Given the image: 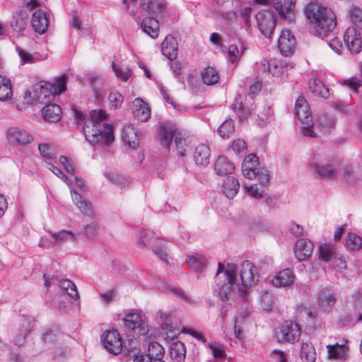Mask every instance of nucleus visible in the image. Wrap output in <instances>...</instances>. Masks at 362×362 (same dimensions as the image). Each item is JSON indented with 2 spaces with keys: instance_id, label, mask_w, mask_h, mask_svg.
Returning a JSON list of instances; mask_svg holds the SVG:
<instances>
[{
  "instance_id": "obj_1",
  "label": "nucleus",
  "mask_w": 362,
  "mask_h": 362,
  "mask_svg": "<svg viewBox=\"0 0 362 362\" xmlns=\"http://www.w3.org/2000/svg\"><path fill=\"white\" fill-rule=\"evenodd\" d=\"M235 273V265L228 264L225 269L223 264H218V269L216 274L215 281L218 287V295L223 302H227L230 299L235 286L238 288L239 293L245 298V290L258 281L259 276L257 269L249 260H245L241 264L240 272L241 286L238 283Z\"/></svg>"
},
{
  "instance_id": "obj_2",
  "label": "nucleus",
  "mask_w": 362,
  "mask_h": 362,
  "mask_svg": "<svg viewBox=\"0 0 362 362\" xmlns=\"http://www.w3.org/2000/svg\"><path fill=\"white\" fill-rule=\"evenodd\" d=\"M305 13L314 35L319 38L328 37L337 26L336 15L329 7L310 3L306 6Z\"/></svg>"
},
{
  "instance_id": "obj_3",
  "label": "nucleus",
  "mask_w": 362,
  "mask_h": 362,
  "mask_svg": "<svg viewBox=\"0 0 362 362\" xmlns=\"http://www.w3.org/2000/svg\"><path fill=\"white\" fill-rule=\"evenodd\" d=\"M106 118V112L101 109L89 112L83 132L86 139L91 144H100L107 146L114 141L112 127L104 122Z\"/></svg>"
},
{
  "instance_id": "obj_4",
  "label": "nucleus",
  "mask_w": 362,
  "mask_h": 362,
  "mask_svg": "<svg viewBox=\"0 0 362 362\" xmlns=\"http://www.w3.org/2000/svg\"><path fill=\"white\" fill-rule=\"evenodd\" d=\"M66 79L64 76L57 79L54 85L50 83L37 85L32 90L25 92L26 96L30 98L28 102L43 103L47 98L63 93L66 90Z\"/></svg>"
},
{
  "instance_id": "obj_5",
  "label": "nucleus",
  "mask_w": 362,
  "mask_h": 362,
  "mask_svg": "<svg viewBox=\"0 0 362 362\" xmlns=\"http://www.w3.org/2000/svg\"><path fill=\"white\" fill-rule=\"evenodd\" d=\"M296 116L303 124L301 132L304 136L315 137L314 122L309 105L303 96H298L296 100Z\"/></svg>"
},
{
  "instance_id": "obj_6",
  "label": "nucleus",
  "mask_w": 362,
  "mask_h": 362,
  "mask_svg": "<svg viewBox=\"0 0 362 362\" xmlns=\"http://www.w3.org/2000/svg\"><path fill=\"white\" fill-rule=\"evenodd\" d=\"M259 159L254 154H250L245 157L243 165L242 171L243 176L249 180L257 179L262 185H267L269 181L268 170L257 168Z\"/></svg>"
},
{
  "instance_id": "obj_7",
  "label": "nucleus",
  "mask_w": 362,
  "mask_h": 362,
  "mask_svg": "<svg viewBox=\"0 0 362 362\" xmlns=\"http://www.w3.org/2000/svg\"><path fill=\"white\" fill-rule=\"evenodd\" d=\"M122 320L125 329L137 335L146 336L149 332L146 317L136 310L129 311Z\"/></svg>"
},
{
  "instance_id": "obj_8",
  "label": "nucleus",
  "mask_w": 362,
  "mask_h": 362,
  "mask_svg": "<svg viewBox=\"0 0 362 362\" xmlns=\"http://www.w3.org/2000/svg\"><path fill=\"white\" fill-rule=\"evenodd\" d=\"M257 27L260 33L267 38H271L276 23L275 13L272 9H262L256 16Z\"/></svg>"
},
{
  "instance_id": "obj_9",
  "label": "nucleus",
  "mask_w": 362,
  "mask_h": 362,
  "mask_svg": "<svg viewBox=\"0 0 362 362\" xmlns=\"http://www.w3.org/2000/svg\"><path fill=\"white\" fill-rule=\"evenodd\" d=\"M300 238L296 242V258L298 261H304L309 258L313 250V243L305 238V231L300 226L296 224V237Z\"/></svg>"
},
{
  "instance_id": "obj_10",
  "label": "nucleus",
  "mask_w": 362,
  "mask_h": 362,
  "mask_svg": "<svg viewBox=\"0 0 362 362\" xmlns=\"http://www.w3.org/2000/svg\"><path fill=\"white\" fill-rule=\"evenodd\" d=\"M101 341L105 349L114 355L120 354L123 349L122 338L115 329L105 332L101 335Z\"/></svg>"
},
{
  "instance_id": "obj_11",
  "label": "nucleus",
  "mask_w": 362,
  "mask_h": 362,
  "mask_svg": "<svg viewBox=\"0 0 362 362\" xmlns=\"http://www.w3.org/2000/svg\"><path fill=\"white\" fill-rule=\"evenodd\" d=\"M7 139L11 146H25L33 142V136L25 129L11 127L7 130Z\"/></svg>"
},
{
  "instance_id": "obj_12",
  "label": "nucleus",
  "mask_w": 362,
  "mask_h": 362,
  "mask_svg": "<svg viewBox=\"0 0 362 362\" xmlns=\"http://www.w3.org/2000/svg\"><path fill=\"white\" fill-rule=\"evenodd\" d=\"M278 47L281 54L291 57L294 54V33L289 29H284L279 38Z\"/></svg>"
},
{
  "instance_id": "obj_13",
  "label": "nucleus",
  "mask_w": 362,
  "mask_h": 362,
  "mask_svg": "<svg viewBox=\"0 0 362 362\" xmlns=\"http://www.w3.org/2000/svg\"><path fill=\"white\" fill-rule=\"evenodd\" d=\"M344 41L351 53L356 54L361 51L362 44L361 33L355 27H349L346 30Z\"/></svg>"
},
{
  "instance_id": "obj_14",
  "label": "nucleus",
  "mask_w": 362,
  "mask_h": 362,
  "mask_svg": "<svg viewBox=\"0 0 362 362\" xmlns=\"http://www.w3.org/2000/svg\"><path fill=\"white\" fill-rule=\"evenodd\" d=\"M336 300L335 294L328 288H322L317 293V304L320 310H329L334 306Z\"/></svg>"
},
{
  "instance_id": "obj_15",
  "label": "nucleus",
  "mask_w": 362,
  "mask_h": 362,
  "mask_svg": "<svg viewBox=\"0 0 362 362\" xmlns=\"http://www.w3.org/2000/svg\"><path fill=\"white\" fill-rule=\"evenodd\" d=\"M72 200L79 211L88 217L94 216V209L92 203L85 199L78 192L71 189Z\"/></svg>"
},
{
  "instance_id": "obj_16",
  "label": "nucleus",
  "mask_w": 362,
  "mask_h": 362,
  "mask_svg": "<svg viewBox=\"0 0 362 362\" xmlns=\"http://www.w3.org/2000/svg\"><path fill=\"white\" fill-rule=\"evenodd\" d=\"M177 127L172 122H163L160 125L159 137L162 146L168 148L175 136Z\"/></svg>"
},
{
  "instance_id": "obj_17",
  "label": "nucleus",
  "mask_w": 362,
  "mask_h": 362,
  "mask_svg": "<svg viewBox=\"0 0 362 362\" xmlns=\"http://www.w3.org/2000/svg\"><path fill=\"white\" fill-rule=\"evenodd\" d=\"M134 117L139 122H146L151 117V110L148 105L141 99L136 98L132 104Z\"/></svg>"
},
{
  "instance_id": "obj_18",
  "label": "nucleus",
  "mask_w": 362,
  "mask_h": 362,
  "mask_svg": "<svg viewBox=\"0 0 362 362\" xmlns=\"http://www.w3.org/2000/svg\"><path fill=\"white\" fill-rule=\"evenodd\" d=\"M273 5L279 16L284 19L291 21L293 16L294 3L293 0H274Z\"/></svg>"
},
{
  "instance_id": "obj_19",
  "label": "nucleus",
  "mask_w": 362,
  "mask_h": 362,
  "mask_svg": "<svg viewBox=\"0 0 362 362\" xmlns=\"http://www.w3.org/2000/svg\"><path fill=\"white\" fill-rule=\"evenodd\" d=\"M16 49L21 60L24 64H35L37 62H43L48 57L47 53H40L37 52L34 53H30L25 49H23L20 47H16Z\"/></svg>"
},
{
  "instance_id": "obj_20",
  "label": "nucleus",
  "mask_w": 362,
  "mask_h": 362,
  "mask_svg": "<svg viewBox=\"0 0 362 362\" xmlns=\"http://www.w3.org/2000/svg\"><path fill=\"white\" fill-rule=\"evenodd\" d=\"M48 18L45 11H36L32 16L31 24L35 32L43 34L48 27Z\"/></svg>"
},
{
  "instance_id": "obj_21",
  "label": "nucleus",
  "mask_w": 362,
  "mask_h": 362,
  "mask_svg": "<svg viewBox=\"0 0 362 362\" xmlns=\"http://www.w3.org/2000/svg\"><path fill=\"white\" fill-rule=\"evenodd\" d=\"M346 343L347 341H346L342 344L337 343L334 345H327V349L329 358L340 361L346 360L349 355Z\"/></svg>"
},
{
  "instance_id": "obj_22",
  "label": "nucleus",
  "mask_w": 362,
  "mask_h": 362,
  "mask_svg": "<svg viewBox=\"0 0 362 362\" xmlns=\"http://www.w3.org/2000/svg\"><path fill=\"white\" fill-rule=\"evenodd\" d=\"M211 150L206 144H199L194 149V160L197 165L206 166L209 163Z\"/></svg>"
},
{
  "instance_id": "obj_23",
  "label": "nucleus",
  "mask_w": 362,
  "mask_h": 362,
  "mask_svg": "<svg viewBox=\"0 0 362 362\" xmlns=\"http://www.w3.org/2000/svg\"><path fill=\"white\" fill-rule=\"evenodd\" d=\"M235 170L234 164L224 156L218 157L214 163V170L218 175L223 176L232 173Z\"/></svg>"
},
{
  "instance_id": "obj_24",
  "label": "nucleus",
  "mask_w": 362,
  "mask_h": 362,
  "mask_svg": "<svg viewBox=\"0 0 362 362\" xmlns=\"http://www.w3.org/2000/svg\"><path fill=\"white\" fill-rule=\"evenodd\" d=\"M142 9L148 14L161 16L165 10L164 4L159 0H143L141 4Z\"/></svg>"
},
{
  "instance_id": "obj_25",
  "label": "nucleus",
  "mask_w": 362,
  "mask_h": 362,
  "mask_svg": "<svg viewBox=\"0 0 362 362\" xmlns=\"http://www.w3.org/2000/svg\"><path fill=\"white\" fill-rule=\"evenodd\" d=\"M311 169L317 177H331L335 174V168L332 164L314 162L311 164Z\"/></svg>"
},
{
  "instance_id": "obj_26",
  "label": "nucleus",
  "mask_w": 362,
  "mask_h": 362,
  "mask_svg": "<svg viewBox=\"0 0 362 362\" xmlns=\"http://www.w3.org/2000/svg\"><path fill=\"white\" fill-rule=\"evenodd\" d=\"M162 53L170 60L175 59L177 56V42L176 39L171 36H166L162 43Z\"/></svg>"
},
{
  "instance_id": "obj_27",
  "label": "nucleus",
  "mask_w": 362,
  "mask_h": 362,
  "mask_svg": "<svg viewBox=\"0 0 362 362\" xmlns=\"http://www.w3.org/2000/svg\"><path fill=\"white\" fill-rule=\"evenodd\" d=\"M308 87L310 92L315 96L327 98L329 96V89L317 78H310L308 81Z\"/></svg>"
},
{
  "instance_id": "obj_28",
  "label": "nucleus",
  "mask_w": 362,
  "mask_h": 362,
  "mask_svg": "<svg viewBox=\"0 0 362 362\" xmlns=\"http://www.w3.org/2000/svg\"><path fill=\"white\" fill-rule=\"evenodd\" d=\"M28 17V15L25 11H18L10 21L13 30L17 33L24 30L27 25Z\"/></svg>"
},
{
  "instance_id": "obj_29",
  "label": "nucleus",
  "mask_w": 362,
  "mask_h": 362,
  "mask_svg": "<svg viewBox=\"0 0 362 362\" xmlns=\"http://www.w3.org/2000/svg\"><path fill=\"white\" fill-rule=\"evenodd\" d=\"M61 107L56 104H48L42 109V115L45 121L57 122L61 118Z\"/></svg>"
},
{
  "instance_id": "obj_30",
  "label": "nucleus",
  "mask_w": 362,
  "mask_h": 362,
  "mask_svg": "<svg viewBox=\"0 0 362 362\" xmlns=\"http://www.w3.org/2000/svg\"><path fill=\"white\" fill-rule=\"evenodd\" d=\"M293 274L291 269H285L279 272L272 280V284L277 287L288 286L293 281Z\"/></svg>"
},
{
  "instance_id": "obj_31",
  "label": "nucleus",
  "mask_w": 362,
  "mask_h": 362,
  "mask_svg": "<svg viewBox=\"0 0 362 362\" xmlns=\"http://www.w3.org/2000/svg\"><path fill=\"white\" fill-rule=\"evenodd\" d=\"M141 30L153 39L158 36L159 23L154 17L143 19L141 23Z\"/></svg>"
},
{
  "instance_id": "obj_32",
  "label": "nucleus",
  "mask_w": 362,
  "mask_h": 362,
  "mask_svg": "<svg viewBox=\"0 0 362 362\" xmlns=\"http://www.w3.org/2000/svg\"><path fill=\"white\" fill-rule=\"evenodd\" d=\"M124 142L132 148H136L139 143L138 133L132 125L125 126L122 130Z\"/></svg>"
},
{
  "instance_id": "obj_33",
  "label": "nucleus",
  "mask_w": 362,
  "mask_h": 362,
  "mask_svg": "<svg viewBox=\"0 0 362 362\" xmlns=\"http://www.w3.org/2000/svg\"><path fill=\"white\" fill-rule=\"evenodd\" d=\"M240 188L238 180L234 177H228L222 185V192L228 199H233Z\"/></svg>"
},
{
  "instance_id": "obj_34",
  "label": "nucleus",
  "mask_w": 362,
  "mask_h": 362,
  "mask_svg": "<svg viewBox=\"0 0 362 362\" xmlns=\"http://www.w3.org/2000/svg\"><path fill=\"white\" fill-rule=\"evenodd\" d=\"M169 354L174 361L182 362L186 356L185 344L180 341L173 342L170 346Z\"/></svg>"
},
{
  "instance_id": "obj_35",
  "label": "nucleus",
  "mask_w": 362,
  "mask_h": 362,
  "mask_svg": "<svg viewBox=\"0 0 362 362\" xmlns=\"http://www.w3.org/2000/svg\"><path fill=\"white\" fill-rule=\"evenodd\" d=\"M292 327V321H286L282 324L279 330L276 332V337L279 342L291 341L293 339L294 334L291 332Z\"/></svg>"
},
{
  "instance_id": "obj_36",
  "label": "nucleus",
  "mask_w": 362,
  "mask_h": 362,
  "mask_svg": "<svg viewBox=\"0 0 362 362\" xmlns=\"http://www.w3.org/2000/svg\"><path fill=\"white\" fill-rule=\"evenodd\" d=\"M160 240L159 235L149 230H142L139 233V245L140 247H145L149 245H153Z\"/></svg>"
},
{
  "instance_id": "obj_37",
  "label": "nucleus",
  "mask_w": 362,
  "mask_h": 362,
  "mask_svg": "<svg viewBox=\"0 0 362 362\" xmlns=\"http://www.w3.org/2000/svg\"><path fill=\"white\" fill-rule=\"evenodd\" d=\"M158 286L166 293H172L186 302H191V298L188 294L185 293L182 289L177 288L170 281H163L160 282Z\"/></svg>"
},
{
  "instance_id": "obj_38",
  "label": "nucleus",
  "mask_w": 362,
  "mask_h": 362,
  "mask_svg": "<svg viewBox=\"0 0 362 362\" xmlns=\"http://www.w3.org/2000/svg\"><path fill=\"white\" fill-rule=\"evenodd\" d=\"M336 257V249L334 245L331 243H322L319 247L320 259L329 262L334 260Z\"/></svg>"
},
{
  "instance_id": "obj_39",
  "label": "nucleus",
  "mask_w": 362,
  "mask_h": 362,
  "mask_svg": "<svg viewBox=\"0 0 362 362\" xmlns=\"http://www.w3.org/2000/svg\"><path fill=\"white\" fill-rule=\"evenodd\" d=\"M30 322L27 320H23L20 325L18 332L13 337L12 341L17 346L23 344L26 335L31 330Z\"/></svg>"
},
{
  "instance_id": "obj_40",
  "label": "nucleus",
  "mask_w": 362,
  "mask_h": 362,
  "mask_svg": "<svg viewBox=\"0 0 362 362\" xmlns=\"http://www.w3.org/2000/svg\"><path fill=\"white\" fill-rule=\"evenodd\" d=\"M165 354L164 348L158 342H151L148 346V355L150 361L154 360V362L162 361Z\"/></svg>"
},
{
  "instance_id": "obj_41",
  "label": "nucleus",
  "mask_w": 362,
  "mask_h": 362,
  "mask_svg": "<svg viewBox=\"0 0 362 362\" xmlns=\"http://www.w3.org/2000/svg\"><path fill=\"white\" fill-rule=\"evenodd\" d=\"M49 233L54 240L53 243L56 245H61L67 241H73L76 238V235L69 230H63L58 233L49 231Z\"/></svg>"
},
{
  "instance_id": "obj_42",
  "label": "nucleus",
  "mask_w": 362,
  "mask_h": 362,
  "mask_svg": "<svg viewBox=\"0 0 362 362\" xmlns=\"http://www.w3.org/2000/svg\"><path fill=\"white\" fill-rule=\"evenodd\" d=\"M300 357L302 362H315L316 353L312 344L307 342L302 344Z\"/></svg>"
},
{
  "instance_id": "obj_43",
  "label": "nucleus",
  "mask_w": 362,
  "mask_h": 362,
  "mask_svg": "<svg viewBox=\"0 0 362 362\" xmlns=\"http://www.w3.org/2000/svg\"><path fill=\"white\" fill-rule=\"evenodd\" d=\"M186 263L194 271L201 272L206 265V260L204 257L200 255L188 256Z\"/></svg>"
},
{
  "instance_id": "obj_44",
  "label": "nucleus",
  "mask_w": 362,
  "mask_h": 362,
  "mask_svg": "<svg viewBox=\"0 0 362 362\" xmlns=\"http://www.w3.org/2000/svg\"><path fill=\"white\" fill-rule=\"evenodd\" d=\"M38 150L47 164H51L52 161H55L57 159L54 149L49 144H40Z\"/></svg>"
},
{
  "instance_id": "obj_45",
  "label": "nucleus",
  "mask_w": 362,
  "mask_h": 362,
  "mask_svg": "<svg viewBox=\"0 0 362 362\" xmlns=\"http://www.w3.org/2000/svg\"><path fill=\"white\" fill-rule=\"evenodd\" d=\"M202 78L204 84L211 86L218 81L219 74L214 68L209 66L202 72Z\"/></svg>"
},
{
  "instance_id": "obj_46",
  "label": "nucleus",
  "mask_w": 362,
  "mask_h": 362,
  "mask_svg": "<svg viewBox=\"0 0 362 362\" xmlns=\"http://www.w3.org/2000/svg\"><path fill=\"white\" fill-rule=\"evenodd\" d=\"M54 281H57V284L62 288V290L67 292L68 295L73 299L76 300L79 296L77 291L76 285L69 279H63L59 281L58 279H52Z\"/></svg>"
},
{
  "instance_id": "obj_47",
  "label": "nucleus",
  "mask_w": 362,
  "mask_h": 362,
  "mask_svg": "<svg viewBox=\"0 0 362 362\" xmlns=\"http://www.w3.org/2000/svg\"><path fill=\"white\" fill-rule=\"evenodd\" d=\"M105 177L108 178L115 185L121 189L129 187L131 185V181L119 174L107 173L105 174Z\"/></svg>"
},
{
  "instance_id": "obj_48",
  "label": "nucleus",
  "mask_w": 362,
  "mask_h": 362,
  "mask_svg": "<svg viewBox=\"0 0 362 362\" xmlns=\"http://www.w3.org/2000/svg\"><path fill=\"white\" fill-rule=\"evenodd\" d=\"M12 90L10 79L0 76V100L11 98Z\"/></svg>"
},
{
  "instance_id": "obj_49",
  "label": "nucleus",
  "mask_w": 362,
  "mask_h": 362,
  "mask_svg": "<svg viewBox=\"0 0 362 362\" xmlns=\"http://www.w3.org/2000/svg\"><path fill=\"white\" fill-rule=\"evenodd\" d=\"M346 246L351 251H357L362 248V238L354 233H349L346 239Z\"/></svg>"
},
{
  "instance_id": "obj_50",
  "label": "nucleus",
  "mask_w": 362,
  "mask_h": 362,
  "mask_svg": "<svg viewBox=\"0 0 362 362\" xmlns=\"http://www.w3.org/2000/svg\"><path fill=\"white\" fill-rule=\"evenodd\" d=\"M317 315L315 312H313L310 308L307 306L302 307L299 313V317L302 320H305L306 327H313L315 325Z\"/></svg>"
},
{
  "instance_id": "obj_51",
  "label": "nucleus",
  "mask_w": 362,
  "mask_h": 362,
  "mask_svg": "<svg viewBox=\"0 0 362 362\" xmlns=\"http://www.w3.org/2000/svg\"><path fill=\"white\" fill-rule=\"evenodd\" d=\"M234 131L235 126L232 119H226L218 129V134L223 139L230 137Z\"/></svg>"
},
{
  "instance_id": "obj_52",
  "label": "nucleus",
  "mask_w": 362,
  "mask_h": 362,
  "mask_svg": "<svg viewBox=\"0 0 362 362\" xmlns=\"http://www.w3.org/2000/svg\"><path fill=\"white\" fill-rule=\"evenodd\" d=\"M349 14L355 28L362 29V9L357 6H353L349 9Z\"/></svg>"
},
{
  "instance_id": "obj_53",
  "label": "nucleus",
  "mask_w": 362,
  "mask_h": 362,
  "mask_svg": "<svg viewBox=\"0 0 362 362\" xmlns=\"http://www.w3.org/2000/svg\"><path fill=\"white\" fill-rule=\"evenodd\" d=\"M154 254L158 257L161 260L165 262H168V247L167 243L165 240L161 241L160 243H157L153 247Z\"/></svg>"
},
{
  "instance_id": "obj_54",
  "label": "nucleus",
  "mask_w": 362,
  "mask_h": 362,
  "mask_svg": "<svg viewBox=\"0 0 362 362\" xmlns=\"http://www.w3.org/2000/svg\"><path fill=\"white\" fill-rule=\"evenodd\" d=\"M160 317L164 318L162 322V329L166 331V334H169V337H175L178 332V329L172 325L171 317L167 316L165 313L160 314Z\"/></svg>"
},
{
  "instance_id": "obj_55",
  "label": "nucleus",
  "mask_w": 362,
  "mask_h": 362,
  "mask_svg": "<svg viewBox=\"0 0 362 362\" xmlns=\"http://www.w3.org/2000/svg\"><path fill=\"white\" fill-rule=\"evenodd\" d=\"M112 67L116 76L123 81H127L131 76V70L128 66L119 68L115 62H112Z\"/></svg>"
},
{
  "instance_id": "obj_56",
  "label": "nucleus",
  "mask_w": 362,
  "mask_h": 362,
  "mask_svg": "<svg viewBox=\"0 0 362 362\" xmlns=\"http://www.w3.org/2000/svg\"><path fill=\"white\" fill-rule=\"evenodd\" d=\"M319 127L323 130L327 131L332 128L335 124L334 117L328 115H322L319 117L317 121Z\"/></svg>"
},
{
  "instance_id": "obj_57",
  "label": "nucleus",
  "mask_w": 362,
  "mask_h": 362,
  "mask_svg": "<svg viewBox=\"0 0 362 362\" xmlns=\"http://www.w3.org/2000/svg\"><path fill=\"white\" fill-rule=\"evenodd\" d=\"M124 352L129 356H136V354L139 352V348L136 339L132 338L131 339L128 344L124 343L123 344V349Z\"/></svg>"
},
{
  "instance_id": "obj_58",
  "label": "nucleus",
  "mask_w": 362,
  "mask_h": 362,
  "mask_svg": "<svg viewBox=\"0 0 362 362\" xmlns=\"http://www.w3.org/2000/svg\"><path fill=\"white\" fill-rule=\"evenodd\" d=\"M243 187L252 197L255 199H260L263 197L264 189L263 188H259L257 185H251L247 186L246 184L244 185Z\"/></svg>"
},
{
  "instance_id": "obj_59",
  "label": "nucleus",
  "mask_w": 362,
  "mask_h": 362,
  "mask_svg": "<svg viewBox=\"0 0 362 362\" xmlns=\"http://www.w3.org/2000/svg\"><path fill=\"white\" fill-rule=\"evenodd\" d=\"M108 101L112 108L117 109L123 102V96L118 92H112L108 95Z\"/></svg>"
},
{
  "instance_id": "obj_60",
  "label": "nucleus",
  "mask_w": 362,
  "mask_h": 362,
  "mask_svg": "<svg viewBox=\"0 0 362 362\" xmlns=\"http://www.w3.org/2000/svg\"><path fill=\"white\" fill-rule=\"evenodd\" d=\"M265 64H263L264 69L266 70ZM267 71L274 76H279L284 74L282 67L276 65V62L269 61L267 64Z\"/></svg>"
},
{
  "instance_id": "obj_61",
  "label": "nucleus",
  "mask_w": 362,
  "mask_h": 362,
  "mask_svg": "<svg viewBox=\"0 0 362 362\" xmlns=\"http://www.w3.org/2000/svg\"><path fill=\"white\" fill-rule=\"evenodd\" d=\"M231 148L236 154L242 155L245 153L247 145L244 140L238 139L233 142Z\"/></svg>"
},
{
  "instance_id": "obj_62",
  "label": "nucleus",
  "mask_w": 362,
  "mask_h": 362,
  "mask_svg": "<svg viewBox=\"0 0 362 362\" xmlns=\"http://www.w3.org/2000/svg\"><path fill=\"white\" fill-rule=\"evenodd\" d=\"M84 233L88 238L95 237L98 230V225L95 222L87 224L83 227Z\"/></svg>"
},
{
  "instance_id": "obj_63",
  "label": "nucleus",
  "mask_w": 362,
  "mask_h": 362,
  "mask_svg": "<svg viewBox=\"0 0 362 362\" xmlns=\"http://www.w3.org/2000/svg\"><path fill=\"white\" fill-rule=\"evenodd\" d=\"M175 142L177 148V151L178 153L181 156H184L187 150V141L185 139H182L179 136H176L175 139Z\"/></svg>"
},
{
  "instance_id": "obj_64",
  "label": "nucleus",
  "mask_w": 362,
  "mask_h": 362,
  "mask_svg": "<svg viewBox=\"0 0 362 362\" xmlns=\"http://www.w3.org/2000/svg\"><path fill=\"white\" fill-rule=\"evenodd\" d=\"M228 59L231 63H235L240 57V54L238 47L235 45H230L228 49Z\"/></svg>"
}]
</instances>
